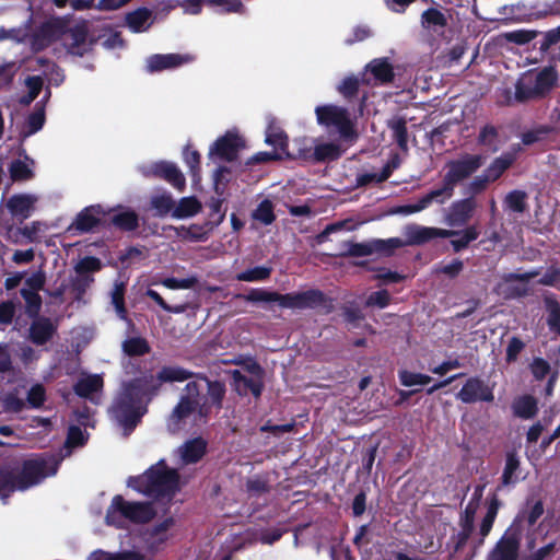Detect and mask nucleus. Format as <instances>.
I'll return each mask as SVG.
<instances>
[{"mask_svg":"<svg viewBox=\"0 0 560 560\" xmlns=\"http://www.w3.org/2000/svg\"><path fill=\"white\" fill-rule=\"evenodd\" d=\"M399 165V160L397 156H394L383 168L381 172H374V173H369V174H365L361 177L360 179V183L361 184H366V183H382L384 180H386L392 172L397 168Z\"/></svg>","mask_w":560,"mask_h":560,"instance_id":"39","label":"nucleus"},{"mask_svg":"<svg viewBox=\"0 0 560 560\" xmlns=\"http://www.w3.org/2000/svg\"><path fill=\"white\" fill-rule=\"evenodd\" d=\"M483 164L480 155H467L458 161L448 164V172L444 176L443 186L438 188L442 197L447 201L453 196L454 186L457 182L468 177Z\"/></svg>","mask_w":560,"mask_h":560,"instance_id":"8","label":"nucleus"},{"mask_svg":"<svg viewBox=\"0 0 560 560\" xmlns=\"http://www.w3.org/2000/svg\"><path fill=\"white\" fill-rule=\"evenodd\" d=\"M128 486L147 495H171L179 487L175 469H168L164 460L149 468L143 475L128 480Z\"/></svg>","mask_w":560,"mask_h":560,"instance_id":"4","label":"nucleus"},{"mask_svg":"<svg viewBox=\"0 0 560 560\" xmlns=\"http://www.w3.org/2000/svg\"><path fill=\"white\" fill-rule=\"evenodd\" d=\"M393 78L392 66L384 59H376L370 62L362 74L366 83H385Z\"/></svg>","mask_w":560,"mask_h":560,"instance_id":"23","label":"nucleus"},{"mask_svg":"<svg viewBox=\"0 0 560 560\" xmlns=\"http://www.w3.org/2000/svg\"><path fill=\"white\" fill-rule=\"evenodd\" d=\"M35 162L28 156L20 158L10 165V174L13 180H27L33 177Z\"/></svg>","mask_w":560,"mask_h":560,"instance_id":"33","label":"nucleus"},{"mask_svg":"<svg viewBox=\"0 0 560 560\" xmlns=\"http://www.w3.org/2000/svg\"><path fill=\"white\" fill-rule=\"evenodd\" d=\"M45 401V389L42 385L36 384L31 387L27 393V402L33 408H39Z\"/></svg>","mask_w":560,"mask_h":560,"instance_id":"62","label":"nucleus"},{"mask_svg":"<svg viewBox=\"0 0 560 560\" xmlns=\"http://www.w3.org/2000/svg\"><path fill=\"white\" fill-rule=\"evenodd\" d=\"M514 413L523 419H530L537 413V400L528 395L522 396L513 402Z\"/></svg>","mask_w":560,"mask_h":560,"instance_id":"35","label":"nucleus"},{"mask_svg":"<svg viewBox=\"0 0 560 560\" xmlns=\"http://www.w3.org/2000/svg\"><path fill=\"white\" fill-rule=\"evenodd\" d=\"M339 155V145L334 142H319L314 147V158L317 161L335 160Z\"/></svg>","mask_w":560,"mask_h":560,"instance_id":"40","label":"nucleus"},{"mask_svg":"<svg viewBox=\"0 0 560 560\" xmlns=\"http://www.w3.org/2000/svg\"><path fill=\"white\" fill-rule=\"evenodd\" d=\"M398 377L401 385L406 387L424 386L431 382V377L429 375L407 370H400L398 372Z\"/></svg>","mask_w":560,"mask_h":560,"instance_id":"43","label":"nucleus"},{"mask_svg":"<svg viewBox=\"0 0 560 560\" xmlns=\"http://www.w3.org/2000/svg\"><path fill=\"white\" fill-rule=\"evenodd\" d=\"M388 302H389L388 292L385 290H382V291L371 293L366 300V305L384 308L388 305Z\"/></svg>","mask_w":560,"mask_h":560,"instance_id":"64","label":"nucleus"},{"mask_svg":"<svg viewBox=\"0 0 560 560\" xmlns=\"http://www.w3.org/2000/svg\"><path fill=\"white\" fill-rule=\"evenodd\" d=\"M233 387L242 396L252 393L258 397L261 392L262 372L259 365L250 364L245 373L234 371L232 373Z\"/></svg>","mask_w":560,"mask_h":560,"instance_id":"11","label":"nucleus"},{"mask_svg":"<svg viewBox=\"0 0 560 560\" xmlns=\"http://www.w3.org/2000/svg\"><path fill=\"white\" fill-rule=\"evenodd\" d=\"M475 209L476 202L471 198L456 201L448 208L445 222L450 226H462L471 218Z\"/></svg>","mask_w":560,"mask_h":560,"instance_id":"21","label":"nucleus"},{"mask_svg":"<svg viewBox=\"0 0 560 560\" xmlns=\"http://www.w3.org/2000/svg\"><path fill=\"white\" fill-rule=\"evenodd\" d=\"M556 81L557 73L551 67L540 71H527L517 80L515 97L517 101H527L541 96L555 85Z\"/></svg>","mask_w":560,"mask_h":560,"instance_id":"7","label":"nucleus"},{"mask_svg":"<svg viewBox=\"0 0 560 560\" xmlns=\"http://www.w3.org/2000/svg\"><path fill=\"white\" fill-rule=\"evenodd\" d=\"M173 524V518L166 517L154 526L147 528L142 534L144 548L150 551L159 549L168 539Z\"/></svg>","mask_w":560,"mask_h":560,"instance_id":"17","label":"nucleus"},{"mask_svg":"<svg viewBox=\"0 0 560 560\" xmlns=\"http://www.w3.org/2000/svg\"><path fill=\"white\" fill-rule=\"evenodd\" d=\"M206 452V442L202 439H194L182 445L177 454L183 464H190L199 460Z\"/></svg>","mask_w":560,"mask_h":560,"instance_id":"25","label":"nucleus"},{"mask_svg":"<svg viewBox=\"0 0 560 560\" xmlns=\"http://www.w3.org/2000/svg\"><path fill=\"white\" fill-rule=\"evenodd\" d=\"M202 209L201 202L196 197L180 198L174 206L172 217L175 219H187L196 215Z\"/></svg>","mask_w":560,"mask_h":560,"instance_id":"31","label":"nucleus"},{"mask_svg":"<svg viewBox=\"0 0 560 560\" xmlns=\"http://www.w3.org/2000/svg\"><path fill=\"white\" fill-rule=\"evenodd\" d=\"M38 198L32 194H16L7 200V208L10 213L19 219H27L35 209Z\"/></svg>","mask_w":560,"mask_h":560,"instance_id":"20","label":"nucleus"},{"mask_svg":"<svg viewBox=\"0 0 560 560\" xmlns=\"http://www.w3.org/2000/svg\"><path fill=\"white\" fill-rule=\"evenodd\" d=\"M122 348L130 355H141L149 351V346L142 338H130L124 342Z\"/></svg>","mask_w":560,"mask_h":560,"instance_id":"53","label":"nucleus"},{"mask_svg":"<svg viewBox=\"0 0 560 560\" xmlns=\"http://www.w3.org/2000/svg\"><path fill=\"white\" fill-rule=\"evenodd\" d=\"M518 541L520 538L515 530L509 528L497 544L494 550L490 553L488 560H516Z\"/></svg>","mask_w":560,"mask_h":560,"instance_id":"19","label":"nucleus"},{"mask_svg":"<svg viewBox=\"0 0 560 560\" xmlns=\"http://www.w3.org/2000/svg\"><path fill=\"white\" fill-rule=\"evenodd\" d=\"M544 513L542 503L539 501L534 502L528 506L527 510L523 511L515 520L514 524L510 527L513 528L520 538V530L526 524L527 526H533L538 518L541 517Z\"/></svg>","mask_w":560,"mask_h":560,"instance_id":"29","label":"nucleus"},{"mask_svg":"<svg viewBox=\"0 0 560 560\" xmlns=\"http://www.w3.org/2000/svg\"><path fill=\"white\" fill-rule=\"evenodd\" d=\"M22 296L26 303V311L31 316L37 315L42 305V299L38 292L28 291L27 289H22Z\"/></svg>","mask_w":560,"mask_h":560,"instance_id":"57","label":"nucleus"},{"mask_svg":"<svg viewBox=\"0 0 560 560\" xmlns=\"http://www.w3.org/2000/svg\"><path fill=\"white\" fill-rule=\"evenodd\" d=\"M113 222L120 229L133 230L138 224V218L132 211H122L113 217Z\"/></svg>","mask_w":560,"mask_h":560,"instance_id":"52","label":"nucleus"},{"mask_svg":"<svg viewBox=\"0 0 560 560\" xmlns=\"http://www.w3.org/2000/svg\"><path fill=\"white\" fill-rule=\"evenodd\" d=\"M266 142L275 148L280 149L283 153L287 151L288 139L285 135L273 127H269L266 135Z\"/></svg>","mask_w":560,"mask_h":560,"instance_id":"54","label":"nucleus"},{"mask_svg":"<svg viewBox=\"0 0 560 560\" xmlns=\"http://www.w3.org/2000/svg\"><path fill=\"white\" fill-rule=\"evenodd\" d=\"M253 218L265 225H269L275 221L273 206L270 200H262L253 212Z\"/></svg>","mask_w":560,"mask_h":560,"instance_id":"47","label":"nucleus"},{"mask_svg":"<svg viewBox=\"0 0 560 560\" xmlns=\"http://www.w3.org/2000/svg\"><path fill=\"white\" fill-rule=\"evenodd\" d=\"M270 268L268 267H255L248 270H245L236 276V279L240 281H260L269 277Z\"/></svg>","mask_w":560,"mask_h":560,"instance_id":"51","label":"nucleus"},{"mask_svg":"<svg viewBox=\"0 0 560 560\" xmlns=\"http://www.w3.org/2000/svg\"><path fill=\"white\" fill-rule=\"evenodd\" d=\"M192 372L177 365L164 366L154 374H143L122 385L112 413L126 432L132 430L145 412V404L155 395L163 383L185 382Z\"/></svg>","mask_w":560,"mask_h":560,"instance_id":"1","label":"nucleus"},{"mask_svg":"<svg viewBox=\"0 0 560 560\" xmlns=\"http://www.w3.org/2000/svg\"><path fill=\"white\" fill-rule=\"evenodd\" d=\"M323 301V294L319 291L311 290L293 294H278L277 302L282 307L306 308L313 307Z\"/></svg>","mask_w":560,"mask_h":560,"instance_id":"18","label":"nucleus"},{"mask_svg":"<svg viewBox=\"0 0 560 560\" xmlns=\"http://www.w3.org/2000/svg\"><path fill=\"white\" fill-rule=\"evenodd\" d=\"M454 234L457 233L453 230H443L417 224H409L404 229V236L407 240L408 246L421 245L436 237H452Z\"/></svg>","mask_w":560,"mask_h":560,"instance_id":"13","label":"nucleus"},{"mask_svg":"<svg viewBox=\"0 0 560 560\" xmlns=\"http://www.w3.org/2000/svg\"><path fill=\"white\" fill-rule=\"evenodd\" d=\"M151 205L159 215H166L168 213L172 214L175 201L173 200L171 194L162 192L154 195L151 198Z\"/></svg>","mask_w":560,"mask_h":560,"instance_id":"42","label":"nucleus"},{"mask_svg":"<svg viewBox=\"0 0 560 560\" xmlns=\"http://www.w3.org/2000/svg\"><path fill=\"white\" fill-rule=\"evenodd\" d=\"M102 262L95 257H84L78 261L74 267L75 276L72 279V290L75 293V299L81 300L83 294L91 288L94 282L92 273L98 271Z\"/></svg>","mask_w":560,"mask_h":560,"instance_id":"9","label":"nucleus"},{"mask_svg":"<svg viewBox=\"0 0 560 560\" xmlns=\"http://www.w3.org/2000/svg\"><path fill=\"white\" fill-rule=\"evenodd\" d=\"M243 147L242 137L235 130H230L211 145L209 158L231 162L236 159L238 150Z\"/></svg>","mask_w":560,"mask_h":560,"instance_id":"12","label":"nucleus"},{"mask_svg":"<svg viewBox=\"0 0 560 560\" xmlns=\"http://www.w3.org/2000/svg\"><path fill=\"white\" fill-rule=\"evenodd\" d=\"M153 22V13L147 8H139L126 15L127 26L133 33L147 32Z\"/></svg>","mask_w":560,"mask_h":560,"instance_id":"24","label":"nucleus"},{"mask_svg":"<svg viewBox=\"0 0 560 560\" xmlns=\"http://www.w3.org/2000/svg\"><path fill=\"white\" fill-rule=\"evenodd\" d=\"M457 398L465 402L492 401L494 399L493 388L477 377L469 378L458 392Z\"/></svg>","mask_w":560,"mask_h":560,"instance_id":"14","label":"nucleus"},{"mask_svg":"<svg viewBox=\"0 0 560 560\" xmlns=\"http://www.w3.org/2000/svg\"><path fill=\"white\" fill-rule=\"evenodd\" d=\"M153 515L149 504L125 501L120 495H116L107 510L106 523L116 527H126L129 523H145Z\"/></svg>","mask_w":560,"mask_h":560,"instance_id":"5","label":"nucleus"},{"mask_svg":"<svg viewBox=\"0 0 560 560\" xmlns=\"http://www.w3.org/2000/svg\"><path fill=\"white\" fill-rule=\"evenodd\" d=\"M526 195L523 191H512L505 198V203L509 209L515 212H523L525 209Z\"/></svg>","mask_w":560,"mask_h":560,"instance_id":"60","label":"nucleus"},{"mask_svg":"<svg viewBox=\"0 0 560 560\" xmlns=\"http://www.w3.org/2000/svg\"><path fill=\"white\" fill-rule=\"evenodd\" d=\"M89 560H147V558L139 551L108 553L102 550H96L90 556Z\"/></svg>","mask_w":560,"mask_h":560,"instance_id":"37","label":"nucleus"},{"mask_svg":"<svg viewBox=\"0 0 560 560\" xmlns=\"http://www.w3.org/2000/svg\"><path fill=\"white\" fill-rule=\"evenodd\" d=\"M442 191L438 189L431 190L427 195L422 196L417 202L395 207L390 210L392 214L410 215L418 213L430 207L433 202L444 203L446 200L442 197Z\"/></svg>","mask_w":560,"mask_h":560,"instance_id":"22","label":"nucleus"},{"mask_svg":"<svg viewBox=\"0 0 560 560\" xmlns=\"http://www.w3.org/2000/svg\"><path fill=\"white\" fill-rule=\"evenodd\" d=\"M225 388L220 382H209L203 376H197L185 387L178 405L174 408L168 420V428L177 431L182 427L197 425L208 416L212 407L220 408Z\"/></svg>","mask_w":560,"mask_h":560,"instance_id":"2","label":"nucleus"},{"mask_svg":"<svg viewBox=\"0 0 560 560\" xmlns=\"http://www.w3.org/2000/svg\"><path fill=\"white\" fill-rule=\"evenodd\" d=\"M515 152H509L498 158L486 171L485 182H493L512 164Z\"/></svg>","mask_w":560,"mask_h":560,"instance_id":"34","label":"nucleus"},{"mask_svg":"<svg viewBox=\"0 0 560 560\" xmlns=\"http://www.w3.org/2000/svg\"><path fill=\"white\" fill-rule=\"evenodd\" d=\"M25 84L28 89V95L22 97L21 103L28 105L31 102H33L38 93L42 90L43 86V80L40 77H30L26 79Z\"/></svg>","mask_w":560,"mask_h":560,"instance_id":"58","label":"nucleus"},{"mask_svg":"<svg viewBox=\"0 0 560 560\" xmlns=\"http://www.w3.org/2000/svg\"><path fill=\"white\" fill-rule=\"evenodd\" d=\"M406 119L401 117H393L388 121V127L393 131V136L399 145V148L404 151L407 150V143H408V137H407V127H406Z\"/></svg>","mask_w":560,"mask_h":560,"instance_id":"38","label":"nucleus"},{"mask_svg":"<svg viewBox=\"0 0 560 560\" xmlns=\"http://www.w3.org/2000/svg\"><path fill=\"white\" fill-rule=\"evenodd\" d=\"M477 506H478L477 502L470 501L464 511V514L462 516L463 530L460 534V536H462L460 542H463L467 539V537L469 536V534L472 529L474 516L477 511Z\"/></svg>","mask_w":560,"mask_h":560,"instance_id":"46","label":"nucleus"},{"mask_svg":"<svg viewBox=\"0 0 560 560\" xmlns=\"http://www.w3.org/2000/svg\"><path fill=\"white\" fill-rule=\"evenodd\" d=\"M422 26L432 33H440L447 24V18L444 12L436 8H430L421 14Z\"/></svg>","mask_w":560,"mask_h":560,"instance_id":"30","label":"nucleus"},{"mask_svg":"<svg viewBox=\"0 0 560 560\" xmlns=\"http://www.w3.org/2000/svg\"><path fill=\"white\" fill-rule=\"evenodd\" d=\"M198 279L195 276H189L187 278H166L162 280V284L171 290H183L190 289L197 283Z\"/></svg>","mask_w":560,"mask_h":560,"instance_id":"55","label":"nucleus"},{"mask_svg":"<svg viewBox=\"0 0 560 560\" xmlns=\"http://www.w3.org/2000/svg\"><path fill=\"white\" fill-rule=\"evenodd\" d=\"M86 436L84 432L78 427H70L67 438V447L81 446L85 443Z\"/></svg>","mask_w":560,"mask_h":560,"instance_id":"63","label":"nucleus"},{"mask_svg":"<svg viewBox=\"0 0 560 560\" xmlns=\"http://www.w3.org/2000/svg\"><path fill=\"white\" fill-rule=\"evenodd\" d=\"M65 35L61 23L51 19L47 21L34 35L28 38L30 45L35 51L42 50L52 42Z\"/></svg>","mask_w":560,"mask_h":560,"instance_id":"16","label":"nucleus"},{"mask_svg":"<svg viewBox=\"0 0 560 560\" xmlns=\"http://www.w3.org/2000/svg\"><path fill=\"white\" fill-rule=\"evenodd\" d=\"M361 81L364 82L362 77H346L337 86V90L342 96L350 97L357 93Z\"/></svg>","mask_w":560,"mask_h":560,"instance_id":"56","label":"nucleus"},{"mask_svg":"<svg viewBox=\"0 0 560 560\" xmlns=\"http://www.w3.org/2000/svg\"><path fill=\"white\" fill-rule=\"evenodd\" d=\"M103 387V378L98 374H83L74 386L75 393L85 398L100 392Z\"/></svg>","mask_w":560,"mask_h":560,"instance_id":"28","label":"nucleus"},{"mask_svg":"<svg viewBox=\"0 0 560 560\" xmlns=\"http://www.w3.org/2000/svg\"><path fill=\"white\" fill-rule=\"evenodd\" d=\"M520 460L514 454H509L502 475L504 485L515 483L518 479Z\"/></svg>","mask_w":560,"mask_h":560,"instance_id":"45","label":"nucleus"},{"mask_svg":"<svg viewBox=\"0 0 560 560\" xmlns=\"http://www.w3.org/2000/svg\"><path fill=\"white\" fill-rule=\"evenodd\" d=\"M315 115L318 125L335 130L341 139L352 141L357 137L355 121L347 108L325 104L315 108Z\"/></svg>","mask_w":560,"mask_h":560,"instance_id":"6","label":"nucleus"},{"mask_svg":"<svg viewBox=\"0 0 560 560\" xmlns=\"http://www.w3.org/2000/svg\"><path fill=\"white\" fill-rule=\"evenodd\" d=\"M125 283L124 282H115L114 288L110 293L112 304L115 307V311L119 318L126 319V308H125Z\"/></svg>","mask_w":560,"mask_h":560,"instance_id":"44","label":"nucleus"},{"mask_svg":"<svg viewBox=\"0 0 560 560\" xmlns=\"http://www.w3.org/2000/svg\"><path fill=\"white\" fill-rule=\"evenodd\" d=\"M376 243H382L377 246L378 254L389 255L394 249L408 246L407 240L399 237H392L388 240H376Z\"/></svg>","mask_w":560,"mask_h":560,"instance_id":"59","label":"nucleus"},{"mask_svg":"<svg viewBox=\"0 0 560 560\" xmlns=\"http://www.w3.org/2000/svg\"><path fill=\"white\" fill-rule=\"evenodd\" d=\"M207 4L220 13L241 12L243 8L240 0H207Z\"/></svg>","mask_w":560,"mask_h":560,"instance_id":"49","label":"nucleus"},{"mask_svg":"<svg viewBox=\"0 0 560 560\" xmlns=\"http://www.w3.org/2000/svg\"><path fill=\"white\" fill-rule=\"evenodd\" d=\"M195 57L190 54H156L147 59L145 66L149 72L172 70L192 62Z\"/></svg>","mask_w":560,"mask_h":560,"instance_id":"15","label":"nucleus"},{"mask_svg":"<svg viewBox=\"0 0 560 560\" xmlns=\"http://www.w3.org/2000/svg\"><path fill=\"white\" fill-rule=\"evenodd\" d=\"M61 457L56 455L40 456L24 463L19 478L13 479L9 472L0 471V495L14 490H26L38 485L48 476L57 472Z\"/></svg>","mask_w":560,"mask_h":560,"instance_id":"3","label":"nucleus"},{"mask_svg":"<svg viewBox=\"0 0 560 560\" xmlns=\"http://www.w3.org/2000/svg\"><path fill=\"white\" fill-rule=\"evenodd\" d=\"M538 276H540V278L537 280L538 283L560 289V268L559 267H550V268L546 269V271L544 273H540L537 270L518 273V275H516V278L522 281H530V280L537 278Z\"/></svg>","mask_w":560,"mask_h":560,"instance_id":"26","label":"nucleus"},{"mask_svg":"<svg viewBox=\"0 0 560 560\" xmlns=\"http://www.w3.org/2000/svg\"><path fill=\"white\" fill-rule=\"evenodd\" d=\"M536 36V32L527 31V30H516L512 32H508L504 34V37L509 42H513L516 44H526L529 43L532 39H534Z\"/></svg>","mask_w":560,"mask_h":560,"instance_id":"61","label":"nucleus"},{"mask_svg":"<svg viewBox=\"0 0 560 560\" xmlns=\"http://www.w3.org/2000/svg\"><path fill=\"white\" fill-rule=\"evenodd\" d=\"M381 243H376V240H372L366 243H350L348 244L347 253L352 256H368L377 253V246Z\"/></svg>","mask_w":560,"mask_h":560,"instance_id":"48","label":"nucleus"},{"mask_svg":"<svg viewBox=\"0 0 560 560\" xmlns=\"http://www.w3.org/2000/svg\"><path fill=\"white\" fill-rule=\"evenodd\" d=\"M142 173L145 176L160 177L179 191H183L186 186V179L183 172L173 162H153L151 164L142 166Z\"/></svg>","mask_w":560,"mask_h":560,"instance_id":"10","label":"nucleus"},{"mask_svg":"<svg viewBox=\"0 0 560 560\" xmlns=\"http://www.w3.org/2000/svg\"><path fill=\"white\" fill-rule=\"evenodd\" d=\"M44 122H45L44 109L38 108L27 117V119L21 130V137L23 139H25V138L31 137L32 135L36 133L37 131H39L43 128Z\"/></svg>","mask_w":560,"mask_h":560,"instance_id":"36","label":"nucleus"},{"mask_svg":"<svg viewBox=\"0 0 560 560\" xmlns=\"http://www.w3.org/2000/svg\"><path fill=\"white\" fill-rule=\"evenodd\" d=\"M31 338L35 343H45L55 332L54 324L46 318L34 320L30 329Z\"/></svg>","mask_w":560,"mask_h":560,"instance_id":"32","label":"nucleus"},{"mask_svg":"<svg viewBox=\"0 0 560 560\" xmlns=\"http://www.w3.org/2000/svg\"><path fill=\"white\" fill-rule=\"evenodd\" d=\"M183 160L185 164L189 167L194 183H199L200 154L198 153V151L191 150L189 145H187L183 151Z\"/></svg>","mask_w":560,"mask_h":560,"instance_id":"41","label":"nucleus"},{"mask_svg":"<svg viewBox=\"0 0 560 560\" xmlns=\"http://www.w3.org/2000/svg\"><path fill=\"white\" fill-rule=\"evenodd\" d=\"M101 208L89 207L81 211L70 229H74L79 232L91 231L101 220Z\"/></svg>","mask_w":560,"mask_h":560,"instance_id":"27","label":"nucleus"},{"mask_svg":"<svg viewBox=\"0 0 560 560\" xmlns=\"http://www.w3.org/2000/svg\"><path fill=\"white\" fill-rule=\"evenodd\" d=\"M453 236H458V238L452 241V245L456 252L465 248L470 242L475 241L479 233L476 228L470 226L463 232H457Z\"/></svg>","mask_w":560,"mask_h":560,"instance_id":"50","label":"nucleus"}]
</instances>
